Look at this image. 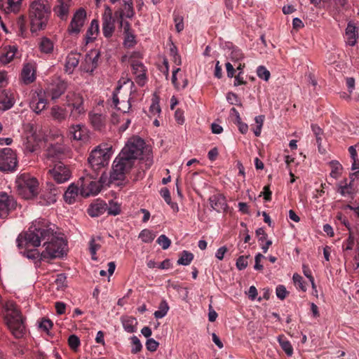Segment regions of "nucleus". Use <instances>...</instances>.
<instances>
[{"mask_svg":"<svg viewBox=\"0 0 359 359\" xmlns=\"http://www.w3.org/2000/svg\"><path fill=\"white\" fill-rule=\"evenodd\" d=\"M41 241H44V250H46L48 247L49 252L54 256L50 258V260L63 256L66 245L64 239L56 236L50 228L44 225L33 224L27 231L19 234L16 240L19 248L23 245V242L25 245H31L38 247Z\"/></svg>","mask_w":359,"mask_h":359,"instance_id":"nucleus-1","label":"nucleus"},{"mask_svg":"<svg viewBox=\"0 0 359 359\" xmlns=\"http://www.w3.org/2000/svg\"><path fill=\"white\" fill-rule=\"evenodd\" d=\"M51 14V5L48 0H35L30 4L29 19L30 30L36 32L46 29Z\"/></svg>","mask_w":359,"mask_h":359,"instance_id":"nucleus-2","label":"nucleus"},{"mask_svg":"<svg viewBox=\"0 0 359 359\" xmlns=\"http://www.w3.org/2000/svg\"><path fill=\"white\" fill-rule=\"evenodd\" d=\"M5 310L4 320L8 329L15 338L23 337L26 333L25 318L17 305L8 302L5 305Z\"/></svg>","mask_w":359,"mask_h":359,"instance_id":"nucleus-3","label":"nucleus"},{"mask_svg":"<svg viewBox=\"0 0 359 359\" xmlns=\"http://www.w3.org/2000/svg\"><path fill=\"white\" fill-rule=\"evenodd\" d=\"M135 162L133 158L120 152L113 163L112 171L110 175L111 182L118 181V186L124 184L126 175L134 167Z\"/></svg>","mask_w":359,"mask_h":359,"instance_id":"nucleus-4","label":"nucleus"},{"mask_svg":"<svg viewBox=\"0 0 359 359\" xmlns=\"http://www.w3.org/2000/svg\"><path fill=\"white\" fill-rule=\"evenodd\" d=\"M18 194L25 199H31L38 194L39 183L36 178L27 173L20 175L15 181Z\"/></svg>","mask_w":359,"mask_h":359,"instance_id":"nucleus-5","label":"nucleus"},{"mask_svg":"<svg viewBox=\"0 0 359 359\" xmlns=\"http://www.w3.org/2000/svg\"><path fill=\"white\" fill-rule=\"evenodd\" d=\"M110 157L111 149L105 145L104 148L99 146L91 151L88 159V163L95 172H97L108 164Z\"/></svg>","mask_w":359,"mask_h":359,"instance_id":"nucleus-6","label":"nucleus"},{"mask_svg":"<svg viewBox=\"0 0 359 359\" xmlns=\"http://www.w3.org/2000/svg\"><path fill=\"white\" fill-rule=\"evenodd\" d=\"M62 191V187H57L51 182L46 183V187L35 196L36 202L41 205H50L57 201Z\"/></svg>","mask_w":359,"mask_h":359,"instance_id":"nucleus-7","label":"nucleus"},{"mask_svg":"<svg viewBox=\"0 0 359 359\" xmlns=\"http://www.w3.org/2000/svg\"><path fill=\"white\" fill-rule=\"evenodd\" d=\"M128 83H130V93L128 100H121V102L119 101L118 94L119 93L120 90L122 88V83L121 80L118 81V86L114 89L112 95L111 106H114L116 109L123 111V113H128L132 107V102H134L133 93L135 92V88L133 89V88H135L134 83L130 79L124 81L123 84H126Z\"/></svg>","mask_w":359,"mask_h":359,"instance_id":"nucleus-8","label":"nucleus"},{"mask_svg":"<svg viewBox=\"0 0 359 359\" xmlns=\"http://www.w3.org/2000/svg\"><path fill=\"white\" fill-rule=\"evenodd\" d=\"M147 147L144 140L140 137L133 136L128 140L121 152L133 158V159L136 161L147 152Z\"/></svg>","mask_w":359,"mask_h":359,"instance_id":"nucleus-9","label":"nucleus"},{"mask_svg":"<svg viewBox=\"0 0 359 359\" xmlns=\"http://www.w3.org/2000/svg\"><path fill=\"white\" fill-rule=\"evenodd\" d=\"M18 160L16 154L11 148H4L0 151V170L13 172L16 170Z\"/></svg>","mask_w":359,"mask_h":359,"instance_id":"nucleus-10","label":"nucleus"},{"mask_svg":"<svg viewBox=\"0 0 359 359\" xmlns=\"http://www.w3.org/2000/svg\"><path fill=\"white\" fill-rule=\"evenodd\" d=\"M50 178L57 184H62L67 182L70 177L72 172L68 166L61 161L52 165L48 172Z\"/></svg>","mask_w":359,"mask_h":359,"instance_id":"nucleus-11","label":"nucleus"},{"mask_svg":"<svg viewBox=\"0 0 359 359\" xmlns=\"http://www.w3.org/2000/svg\"><path fill=\"white\" fill-rule=\"evenodd\" d=\"M92 174L90 177H81L82 183L80 189V194L82 196L86 198L90 195H97L101 190L102 184L97 181L92 180L95 178V175Z\"/></svg>","mask_w":359,"mask_h":359,"instance_id":"nucleus-12","label":"nucleus"},{"mask_svg":"<svg viewBox=\"0 0 359 359\" xmlns=\"http://www.w3.org/2000/svg\"><path fill=\"white\" fill-rule=\"evenodd\" d=\"M45 163L49 167H52L57 163L64 156L63 149L60 145L51 144L44 153Z\"/></svg>","mask_w":359,"mask_h":359,"instance_id":"nucleus-13","label":"nucleus"},{"mask_svg":"<svg viewBox=\"0 0 359 359\" xmlns=\"http://www.w3.org/2000/svg\"><path fill=\"white\" fill-rule=\"evenodd\" d=\"M29 247H31V245H25V242H23V245L22 247L19 248L18 246L19 249H22L25 248V250L21 252V253L28 259L48 262L50 261V258L53 257V255L49 252L48 248L46 250H43L41 252H39L37 249L29 250ZM32 247L34 246L32 245Z\"/></svg>","mask_w":359,"mask_h":359,"instance_id":"nucleus-14","label":"nucleus"},{"mask_svg":"<svg viewBox=\"0 0 359 359\" xmlns=\"http://www.w3.org/2000/svg\"><path fill=\"white\" fill-rule=\"evenodd\" d=\"M100 54L96 50H92L85 55L84 60L81 62V69L85 72L92 74L98 65Z\"/></svg>","mask_w":359,"mask_h":359,"instance_id":"nucleus-15","label":"nucleus"},{"mask_svg":"<svg viewBox=\"0 0 359 359\" xmlns=\"http://www.w3.org/2000/svg\"><path fill=\"white\" fill-rule=\"evenodd\" d=\"M17 203L13 196L5 192L0 193V218H6L16 207Z\"/></svg>","mask_w":359,"mask_h":359,"instance_id":"nucleus-16","label":"nucleus"},{"mask_svg":"<svg viewBox=\"0 0 359 359\" xmlns=\"http://www.w3.org/2000/svg\"><path fill=\"white\" fill-rule=\"evenodd\" d=\"M86 19V11L82 8L78 9L74 14L71 22L68 27V31L72 34L79 33L82 27L85 24Z\"/></svg>","mask_w":359,"mask_h":359,"instance_id":"nucleus-17","label":"nucleus"},{"mask_svg":"<svg viewBox=\"0 0 359 359\" xmlns=\"http://www.w3.org/2000/svg\"><path fill=\"white\" fill-rule=\"evenodd\" d=\"M50 117L57 123H62L70 118L65 105H53L50 109Z\"/></svg>","mask_w":359,"mask_h":359,"instance_id":"nucleus-18","label":"nucleus"},{"mask_svg":"<svg viewBox=\"0 0 359 359\" xmlns=\"http://www.w3.org/2000/svg\"><path fill=\"white\" fill-rule=\"evenodd\" d=\"M11 29L17 35L23 38L28 34V25L25 15H20L12 22Z\"/></svg>","mask_w":359,"mask_h":359,"instance_id":"nucleus-19","label":"nucleus"},{"mask_svg":"<svg viewBox=\"0 0 359 359\" xmlns=\"http://www.w3.org/2000/svg\"><path fill=\"white\" fill-rule=\"evenodd\" d=\"M115 20L111 13L104 14L102 16V32L105 37L109 38L112 36L114 29Z\"/></svg>","mask_w":359,"mask_h":359,"instance_id":"nucleus-20","label":"nucleus"},{"mask_svg":"<svg viewBox=\"0 0 359 359\" xmlns=\"http://www.w3.org/2000/svg\"><path fill=\"white\" fill-rule=\"evenodd\" d=\"M211 208L218 212L225 211L227 208L226 198L221 194H216L209 198Z\"/></svg>","mask_w":359,"mask_h":359,"instance_id":"nucleus-21","label":"nucleus"},{"mask_svg":"<svg viewBox=\"0 0 359 359\" xmlns=\"http://www.w3.org/2000/svg\"><path fill=\"white\" fill-rule=\"evenodd\" d=\"M0 6L6 13H17L22 7V0H0Z\"/></svg>","mask_w":359,"mask_h":359,"instance_id":"nucleus-22","label":"nucleus"},{"mask_svg":"<svg viewBox=\"0 0 359 359\" xmlns=\"http://www.w3.org/2000/svg\"><path fill=\"white\" fill-rule=\"evenodd\" d=\"M81 54L76 52H70L65 60V70L69 74H72L75 68L78 66L80 59Z\"/></svg>","mask_w":359,"mask_h":359,"instance_id":"nucleus-23","label":"nucleus"},{"mask_svg":"<svg viewBox=\"0 0 359 359\" xmlns=\"http://www.w3.org/2000/svg\"><path fill=\"white\" fill-rule=\"evenodd\" d=\"M67 82L65 80L58 78L53 85V88L50 90L52 100L58 99L67 90Z\"/></svg>","mask_w":359,"mask_h":359,"instance_id":"nucleus-24","label":"nucleus"},{"mask_svg":"<svg viewBox=\"0 0 359 359\" xmlns=\"http://www.w3.org/2000/svg\"><path fill=\"white\" fill-rule=\"evenodd\" d=\"M35 69L34 65L32 63H27L24 65L21 72V79L25 84H29L34 81Z\"/></svg>","mask_w":359,"mask_h":359,"instance_id":"nucleus-25","label":"nucleus"},{"mask_svg":"<svg viewBox=\"0 0 359 359\" xmlns=\"http://www.w3.org/2000/svg\"><path fill=\"white\" fill-rule=\"evenodd\" d=\"M69 137L74 140H85L87 138L86 128L80 124L69 127Z\"/></svg>","mask_w":359,"mask_h":359,"instance_id":"nucleus-26","label":"nucleus"},{"mask_svg":"<svg viewBox=\"0 0 359 359\" xmlns=\"http://www.w3.org/2000/svg\"><path fill=\"white\" fill-rule=\"evenodd\" d=\"M71 0H58V5L54 8V11L61 20H66L69 13Z\"/></svg>","mask_w":359,"mask_h":359,"instance_id":"nucleus-27","label":"nucleus"},{"mask_svg":"<svg viewBox=\"0 0 359 359\" xmlns=\"http://www.w3.org/2000/svg\"><path fill=\"white\" fill-rule=\"evenodd\" d=\"M132 70H133V73L135 75H136V79H135L136 83L139 86H143L145 84L146 81H147V77H146L147 69H146L145 66L143 65V63L138 64L135 67H132Z\"/></svg>","mask_w":359,"mask_h":359,"instance_id":"nucleus-28","label":"nucleus"},{"mask_svg":"<svg viewBox=\"0 0 359 359\" xmlns=\"http://www.w3.org/2000/svg\"><path fill=\"white\" fill-rule=\"evenodd\" d=\"M14 104V99L12 95L6 91H0V110L6 111L11 109Z\"/></svg>","mask_w":359,"mask_h":359,"instance_id":"nucleus-29","label":"nucleus"},{"mask_svg":"<svg viewBox=\"0 0 359 359\" xmlns=\"http://www.w3.org/2000/svg\"><path fill=\"white\" fill-rule=\"evenodd\" d=\"M79 188L71 184L64 194V200L68 204H73L76 201L79 196Z\"/></svg>","mask_w":359,"mask_h":359,"instance_id":"nucleus-30","label":"nucleus"},{"mask_svg":"<svg viewBox=\"0 0 359 359\" xmlns=\"http://www.w3.org/2000/svg\"><path fill=\"white\" fill-rule=\"evenodd\" d=\"M90 121L95 130H101L105 126V116L101 114L89 113Z\"/></svg>","mask_w":359,"mask_h":359,"instance_id":"nucleus-31","label":"nucleus"},{"mask_svg":"<svg viewBox=\"0 0 359 359\" xmlns=\"http://www.w3.org/2000/svg\"><path fill=\"white\" fill-rule=\"evenodd\" d=\"M46 104V99L42 95L38 94L33 97L32 101L30 102V107L36 114H39L42 110L45 109Z\"/></svg>","mask_w":359,"mask_h":359,"instance_id":"nucleus-32","label":"nucleus"},{"mask_svg":"<svg viewBox=\"0 0 359 359\" xmlns=\"http://www.w3.org/2000/svg\"><path fill=\"white\" fill-rule=\"evenodd\" d=\"M346 35L347 36V43L353 46L357 43L358 34L357 27L352 22H348L346 29Z\"/></svg>","mask_w":359,"mask_h":359,"instance_id":"nucleus-33","label":"nucleus"},{"mask_svg":"<svg viewBox=\"0 0 359 359\" xmlns=\"http://www.w3.org/2000/svg\"><path fill=\"white\" fill-rule=\"evenodd\" d=\"M99 32V22L98 20L94 19L91 21L90 26L88 29L86 36L85 40L86 43H88L90 42H93L95 39V36L97 35Z\"/></svg>","mask_w":359,"mask_h":359,"instance_id":"nucleus-34","label":"nucleus"},{"mask_svg":"<svg viewBox=\"0 0 359 359\" xmlns=\"http://www.w3.org/2000/svg\"><path fill=\"white\" fill-rule=\"evenodd\" d=\"M135 15V11L133 8V4H123L122 8L114 13L115 18H123L126 16L128 18H132Z\"/></svg>","mask_w":359,"mask_h":359,"instance_id":"nucleus-35","label":"nucleus"},{"mask_svg":"<svg viewBox=\"0 0 359 359\" xmlns=\"http://www.w3.org/2000/svg\"><path fill=\"white\" fill-rule=\"evenodd\" d=\"M106 206L107 204L102 201L92 203L88 209V213L93 217H98L104 212Z\"/></svg>","mask_w":359,"mask_h":359,"instance_id":"nucleus-36","label":"nucleus"},{"mask_svg":"<svg viewBox=\"0 0 359 359\" xmlns=\"http://www.w3.org/2000/svg\"><path fill=\"white\" fill-rule=\"evenodd\" d=\"M54 45L53 42L47 37L41 39L39 43V49L42 53L49 54L53 50Z\"/></svg>","mask_w":359,"mask_h":359,"instance_id":"nucleus-37","label":"nucleus"},{"mask_svg":"<svg viewBox=\"0 0 359 359\" xmlns=\"http://www.w3.org/2000/svg\"><path fill=\"white\" fill-rule=\"evenodd\" d=\"M25 149L29 152H34L39 148V142L36 140L34 135H31L27 137L25 142Z\"/></svg>","mask_w":359,"mask_h":359,"instance_id":"nucleus-38","label":"nucleus"},{"mask_svg":"<svg viewBox=\"0 0 359 359\" xmlns=\"http://www.w3.org/2000/svg\"><path fill=\"white\" fill-rule=\"evenodd\" d=\"M160 194L174 211H178V205L176 203L172 202L170 193L168 188H162L160 191Z\"/></svg>","mask_w":359,"mask_h":359,"instance_id":"nucleus-39","label":"nucleus"},{"mask_svg":"<svg viewBox=\"0 0 359 359\" xmlns=\"http://www.w3.org/2000/svg\"><path fill=\"white\" fill-rule=\"evenodd\" d=\"M122 323L125 330L128 332L133 333L135 332L137 320L135 318L126 317V318L123 319Z\"/></svg>","mask_w":359,"mask_h":359,"instance_id":"nucleus-40","label":"nucleus"},{"mask_svg":"<svg viewBox=\"0 0 359 359\" xmlns=\"http://www.w3.org/2000/svg\"><path fill=\"white\" fill-rule=\"evenodd\" d=\"M278 341L283 350L287 353V356H292V346L290 341L285 335H279Z\"/></svg>","mask_w":359,"mask_h":359,"instance_id":"nucleus-41","label":"nucleus"},{"mask_svg":"<svg viewBox=\"0 0 359 359\" xmlns=\"http://www.w3.org/2000/svg\"><path fill=\"white\" fill-rule=\"evenodd\" d=\"M169 310V306L165 300H162L158 306V310L156 311L154 316L156 318L159 319L163 318Z\"/></svg>","mask_w":359,"mask_h":359,"instance_id":"nucleus-42","label":"nucleus"},{"mask_svg":"<svg viewBox=\"0 0 359 359\" xmlns=\"http://www.w3.org/2000/svg\"><path fill=\"white\" fill-rule=\"evenodd\" d=\"M331 168L330 176L334 179H337L342 170V165L337 161H332L330 162Z\"/></svg>","mask_w":359,"mask_h":359,"instance_id":"nucleus-43","label":"nucleus"},{"mask_svg":"<svg viewBox=\"0 0 359 359\" xmlns=\"http://www.w3.org/2000/svg\"><path fill=\"white\" fill-rule=\"evenodd\" d=\"M194 259V255L187 250L182 251L180 257L177 261V264L187 266L190 264Z\"/></svg>","mask_w":359,"mask_h":359,"instance_id":"nucleus-44","label":"nucleus"},{"mask_svg":"<svg viewBox=\"0 0 359 359\" xmlns=\"http://www.w3.org/2000/svg\"><path fill=\"white\" fill-rule=\"evenodd\" d=\"M155 237V233L148 229L142 230L139 234V238L142 241V242L147 243H151Z\"/></svg>","mask_w":359,"mask_h":359,"instance_id":"nucleus-45","label":"nucleus"},{"mask_svg":"<svg viewBox=\"0 0 359 359\" xmlns=\"http://www.w3.org/2000/svg\"><path fill=\"white\" fill-rule=\"evenodd\" d=\"M136 43L137 41L135 40V36L133 34L132 32L124 34L123 45L126 48H133V46H135Z\"/></svg>","mask_w":359,"mask_h":359,"instance_id":"nucleus-46","label":"nucleus"},{"mask_svg":"<svg viewBox=\"0 0 359 359\" xmlns=\"http://www.w3.org/2000/svg\"><path fill=\"white\" fill-rule=\"evenodd\" d=\"M86 109L84 106L71 107V112L69 113V118L76 120L81 115L84 114Z\"/></svg>","mask_w":359,"mask_h":359,"instance_id":"nucleus-47","label":"nucleus"},{"mask_svg":"<svg viewBox=\"0 0 359 359\" xmlns=\"http://www.w3.org/2000/svg\"><path fill=\"white\" fill-rule=\"evenodd\" d=\"M173 20L175 24V29L177 32H180L184 29V18L180 13L174 11Z\"/></svg>","mask_w":359,"mask_h":359,"instance_id":"nucleus-48","label":"nucleus"},{"mask_svg":"<svg viewBox=\"0 0 359 359\" xmlns=\"http://www.w3.org/2000/svg\"><path fill=\"white\" fill-rule=\"evenodd\" d=\"M356 148H358V147H355V145L351 146L348 148V151L350 153L351 157L353 160V163L351 166V169L353 170H358L359 168V165H358V163L356 159V157H357Z\"/></svg>","mask_w":359,"mask_h":359,"instance_id":"nucleus-49","label":"nucleus"},{"mask_svg":"<svg viewBox=\"0 0 359 359\" xmlns=\"http://www.w3.org/2000/svg\"><path fill=\"white\" fill-rule=\"evenodd\" d=\"M55 283L57 290H62L67 287V277L64 273L57 275Z\"/></svg>","mask_w":359,"mask_h":359,"instance_id":"nucleus-50","label":"nucleus"},{"mask_svg":"<svg viewBox=\"0 0 359 359\" xmlns=\"http://www.w3.org/2000/svg\"><path fill=\"white\" fill-rule=\"evenodd\" d=\"M257 74L260 79L264 81H268L271 75L269 71L264 66H259L257 67Z\"/></svg>","mask_w":359,"mask_h":359,"instance_id":"nucleus-51","label":"nucleus"},{"mask_svg":"<svg viewBox=\"0 0 359 359\" xmlns=\"http://www.w3.org/2000/svg\"><path fill=\"white\" fill-rule=\"evenodd\" d=\"M244 57V55L241 49L233 48L230 54V58L233 62H238Z\"/></svg>","mask_w":359,"mask_h":359,"instance_id":"nucleus-52","label":"nucleus"},{"mask_svg":"<svg viewBox=\"0 0 359 359\" xmlns=\"http://www.w3.org/2000/svg\"><path fill=\"white\" fill-rule=\"evenodd\" d=\"M156 243L159 244L163 250H166L170 247L171 241L165 235L163 234L158 238Z\"/></svg>","mask_w":359,"mask_h":359,"instance_id":"nucleus-53","label":"nucleus"},{"mask_svg":"<svg viewBox=\"0 0 359 359\" xmlns=\"http://www.w3.org/2000/svg\"><path fill=\"white\" fill-rule=\"evenodd\" d=\"M293 282L299 285V288L305 292L307 290L306 284L301 276L297 273L293 274Z\"/></svg>","mask_w":359,"mask_h":359,"instance_id":"nucleus-54","label":"nucleus"},{"mask_svg":"<svg viewBox=\"0 0 359 359\" xmlns=\"http://www.w3.org/2000/svg\"><path fill=\"white\" fill-rule=\"evenodd\" d=\"M355 240L356 241L357 245L355 247V252L357 255L355 256L354 259L356 262V268L359 267V227L355 228Z\"/></svg>","mask_w":359,"mask_h":359,"instance_id":"nucleus-55","label":"nucleus"},{"mask_svg":"<svg viewBox=\"0 0 359 359\" xmlns=\"http://www.w3.org/2000/svg\"><path fill=\"white\" fill-rule=\"evenodd\" d=\"M276 293L278 298L280 299H284L289 294V292L286 290L284 285H279L276 287Z\"/></svg>","mask_w":359,"mask_h":359,"instance_id":"nucleus-56","label":"nucleus"},{"mask_svg":"<svg viewBox=\"0 0 359 359\" xmlns=\"http://www.w3.org/2000/svg\"><path fill=\"white\" fill-rule=\"evenodd\" d=\"M68 344H69V346L74 350H76L79 346H80V339L79 338L74 335V334H72L71 336H69V339H68Z\"/></svg>","mask_w":359,"mask_h":359,"instance_id":"nucleus-57","label":"nucleus"},{"mask_svg":"<svg viewBox=\"0 0 359 359\" xmlns=\"http://www.w3.org/2000/svg\"><path fill=\"white\" fill-rule=\"evenodd\" d=\"M226 100L231 104H235L241 106L242 104L240 103L239 98L238 95L232 92H229L226 95Z\"/></svg>","mask_w":359,"mask_h":359,"instance_id":"nucleus-58","label":"nucleus"},{"mask_svg":"<svg viewBox=\"0 0 359 359\" xmlns=\"http://www.w3.org/2000/svg\"><path fill=\"white\" fill-rule=\"evenodd\" d=\"M53 325V322L46 318H43L39 323V328L45 332H48L50 329L52 328Z\"/></svg>","mask_w":359,"mask_h":359,"instance_id":"nucleus-59","label":"nucleus"},{"mask_svg":"<svg viewBox=\"0 0 359 359\" xmlns=\"http://www.w3.org/2000/svg\"><path fill=\"white\" fill-rule=\"evenodd\" d=\"M312 130L316 135V141H317L318 147L320 148V144H321L323 130L320 127H318L316 125L312 126Z\"/></svg>","mask_w":359,"mask_h":359,"instance_id":"nucleus-60","label":"nucleus"},{"mask_svg":"<svg viewBox=\"0 0 359 359\" xmlns=\"http://www.w3.org/2000/svg\"><path fill=\"white\" fill-rule=\"evenodd\" d=\"M355 241V234L354 232H352L350 231L349 232V236L346 241V246L344 249L345 251L351 250L353 249V245Z\"/></svg>","mask_w":359,"mask_h":359,"instance_id":"nucleus-61","label":"nucleus"},{"mask_svg":"<svg viewBox=\"0 0 359 359\" xmlns=\"http://www.w3.org/2000/svg\"><path fill=\"white\" fill-rule=\"evenodd\" d=\"M131 340H132V344L133 345V347L132 348V352L137 353V352L140 351L142 347L140 339L136 336H133L131 338Z\"/></svg>","mask_w":359,"mask_h":359,"instance_id":"nucleus-62","label":"nucleus"},{"mask_svg":"<svg viewBox=\"0 0 359 359\" xmlns=\"http://www.w3.org/2000/svg\"><path fill=\"white\" fill-rule=\"evenodd\" d=\"M248 257L240 256L236 261V266L239 270H243L248 266Z\"/></svg>","mask_w":359,"mask_h":359,"instance_id":"nucleus-63","label":"nucleus"},{"mask_svg":"<svg viewBox=\"0 0 359 359\" xmlns=\"http://www.w3.org/2000/svg\"><path fill=\"white\" fill-rule=\"evenodd\" d=\"M69 107H78V106H84L83 105V98L80 95H75L74 98L72 103L68 104Z\"/></svg>","mask_w":359,"mask_h":359,"instance_id":"nucleus-64","label":"nucleus"}]
</instances>
